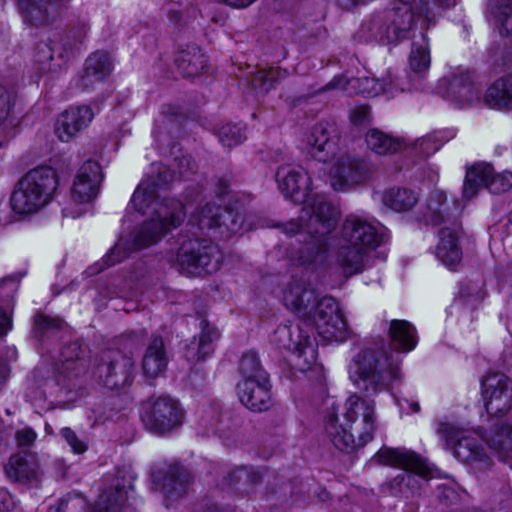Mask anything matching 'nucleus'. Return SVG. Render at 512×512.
Instances as JSON below:
<instances>
[{
	"label": "nucleus",
	"mask_w": 512,
	"mask_h": 512,
	"mask_svg": "<svg viewBox=\"0 0 512 512\" xmlns=\"http://www.w3.org/2000/svg\"><path fill=\"white\" fill-rule=\"evenodd\" d=\"M481 391L489 415L485 436L450 423H441L438 433L462 462L486 466L489 457L482 445L485 442L500 460L512 466V420L507 416L512 407V381L502 373H489L482 381Z\"/></svg>",
	"instance_id": "obj_1"
},
{
	"label": "nucleus",
	"mask_w": 512,
	"mask_h": 512,
	"mask_svg": "<svg viewBox=\"0 0 512 512\" xmlns=\"http://www.w3.org/2000/svg\"><path fill=\"white\" fill-rule=\"evenodd\" d=\"M280 191L295 203L304 204L300 224L290 222L286 231L290 234L306 232L311 239L292 256L295 265L311 271H321L329 265V233L339 218V211L331 203H325L312 195L311 178L300 166H283L276 173Z\"/></svg>",
	"instance_id": "obj_2"
},
{
	"label": "nucleus",
	"mask_w": 512,
	"mask_h": 512,
	"mask_svg": "<svg viewBox=\"0 0 512 512\" xmlns=\"http://www.w3.org/2000/svg\"><path fill=\"white\" fill-rule=\"evenodd\" d=\"M281 301L300 318V322L296 326H279L274 331L271 342L279 349L292 352L297 369L308 370L316 363V344L309 335L304 334V327L308 325L307 320L319 302L316 292L305 281L292 279L284 285Z\"/></svg>",
	"instance_id": "obj_3"
},
{
	"label": "nucleus",
	"mask_w": 512,
	"mask_h": 512,
	"mask_svg": "<svg viewBox=\"0 0 512 512\" xmlns=\"http://www.w3.org/2000/svg\"><path fill=\"white\" fill-rule=\"evenodd\" d=\"M377 428L375 402L350 395L329 411L325 432L339 450L352 451L370 442Z\"/></svg>",
	"instance_id": "obj_4"
},
{
	"label": "nucleus",
	"mask_w": 512,
	"mask_h": 512,
	"mask_svg": "<svg viewBox=\"0 0 512 512\" xmlns=\"http://www.w3.org/2000/svg\"><path fill=\"white\" fill-rule=\"evenodd\" d=\"M129 208L149 216L133 236L134 248L141 249L156 243L166 232L177 227L191 205L185 206L175 199L159 201L156 199V184L143 181L136 188Z\"/></svg>",
	"instance_id": "obj_5"
},
{
	"label": "nucleus",
	"mask_w": 512,
	"mask_h": 512,
	"mask_svg": "<svg viewBox=\"0 0 512 512\" xmlns=\"http://www.w3.org/2000/svg\"><path fill=\"white\" fill-rule=\"evenodd\" d=\"M381 241L377 227L365 218L350 215L343 223L337 254V269L346 278L364 269L366 252Z\"/></svg>",
	"instance_id": "obj_6"
},
{
	"label": "nucleus",
	"mask_w": 512,
	"mask_h": 512,
	"mask_svg": "<svg viewBox=\"0 0 512 512\" xmlns=\"http://www.w3.org/2000/svg\"><path fill=\"white\" fill-rule=\"evenodd\" d=\"M400 356L397 353H381L365 349L356 354L348 366L351 381L368 394L384 389L392 379L400 376Z\"/></svg>",
	"instance_id": "obj_7"
},
{
	"label": "nucleus",
	"mask_w": 512,
	"mask_h": 512,
	"mask_svg": "<svg viewBox=\"0 0 512 512\" xmlns=\"http://www.w3.org/2000/svg\"><path fill=\"white\" fill-rule=\"evenodd\" d=\"M57 176L50 167H37L25 174L16 184L10 207L19 215H31L44 208L57 188Z\"/></svg>",
	"instance_id": "obj_8"
},
{
	"label": "nucleus",
	"mask_w": 512,
	"mask_h": 512,
	"mask_svg": "<svg viewBox=\"0 0 512 512\" xmlns=\"http://www.w3.org/2000/svg\"><path fill=\"white\" fill-rule=\"evenodd\" d=\"M236 391L241 403L252 411H264L271 405V385L256 353L242 356Z\"/></svg>",
	"instance_id": "obj_9"
},
{
	"label": "nucleus",
	"mask_w": 512,
	"mask_h": 512,
	"mask_svg": "<svg viewBox=\"0 0 512 512\" xmlns=\"http://www.w3.org/2000/svg\"><path fill=\"white\" fill-rule=\"evenodd\" d=\"M181 273L202 276L216 272L220 268L222 255L218 247L205 240L184 241L170 259Z\"/></svg>",
	"instance_id": "obj_10"
},
{
	"label": "nucleus",
	"mask_w": 512,
	"mask_h": 512,
	"mask_svg": "<svg viewBox=\"0 0 512 512\" xmlns=\"http://www.w3.org/2000/svg\"><path fill=\"white\" fill-rule=\"evenodd\" d=\"M307 322L304 334L309 335L313 340H315L314 336L308 331L311 326L314 327L318 336L327 342L342 343L351 336V330L339 303L331 297L319 300Z\"/></svg>",
	"instance_id": "obj_11"
},
{
	"label": "nucleus",
	"mask_w": 512,
	"mask_h": 512,
	"mask_svg": "<svg viewBox=\"0 0 512 512\" xmlns=\"http://www.w3.org/2000/svg\"><path fill=\"white\" fill-rule=\"evenodd\" d=\"M101 181L100 165L95 161L85 162L78 170L73 181L71 207L65 209L66 215L76 218L88 212L91 203L99 193Z\"/></svg>",
	"instance_id": "obj_12"
},
{
	"label": "nucleus",
	"mask_w": 512,
	"mask_h": 512,
	"mask_svg": "<svg viewBox=\"0 0 512 512\" xmlns=\"http://www.w3.org/2000/svg\"><path fill=\"white\" fill-rule=\"evenodd\" d=\"M427 12L426 6L415 10L408 2H394L384 13L382 24L379 27V39L388 43L404 39L413 27L416 15L419 17L423 14L424 21L429 23Z\"/></svg>",
	"instance_id": "obj_13"
},
{
	"label": "nucleus",
	"mask_w": 512,
	"mask_h": 512,
	"mask_svg": "<svg viewBox=\"0 0 512 512\" xmlns=\"http://www.w3.org/2000/svg\"><path fill=\"white\" fill-rule=\"evenodd\" d=\"M142 419L148 430L165 434L182 425L184 411L175 399L159 396L145 407Z\"/></svg>",
	"instance_id": "obj_14"
},
{
	"label": "nucleus",
	"mask_w": 512,
	"mask_h": 512,
	"mask_svg": "<svg viewBox=\"0 0 512 512\" xmlns=\"http://www.w3.org/2000/svg\"><path fill=\"white\" fill-rule=\"evenodd\" d=\"M486 187L492 193H503L512 187V173L504 171L494 175L490 164L481 163L471 167L466 174L463 196L467 199L474 197L479 188Z\"/></svg>",
	"instance_id": "obj_15"
},
{
	"label": "nucleus",
	"mask_w": 512,
	"mask_h": 512,
	"mask_svg": "<svg viewBox=\"0 0 512 512\" xmlns=\"http://www.w3.org/2000/svg\"><path fill=\"white\" fill-rule=\"evenodd\" d=\"M327 181L336 192H347L366 179L362 164L351 157L344 156L326 167Z\"/></svg>",
	"instance_id": "obj_16"
},
{
	"label": "nucleus",
	"mask_w": 512,
	"mask_h": 512,
	"mask_svg": "<svg viewBox=\"0 0 512 512\" xmlns=\"http://www.w3.org/2000/svg\"><path fill=\"white\" fill-rule=\"evenodd\" d=\"M374 458L380 464L403 468L410 472L402 474V480L406 479L408 482L413 479L411 473L423 478L431 474V468L426 461L408 449L385 447L380 449Z\"/></svg>",
	"instance_id": "obj_17"
},
{
	"label": "nucleus",
	"mask_w": 512,
	"mask_h": 512,
	"mask_svg": "<svg viewBox=\"0 0 512 512\" xmlns=\"http://www.w3.org/2000/svg\"><path fill=\"white\" fill-rule=\"evenodd\" d=\"M239 216L231 210L205 205L192 211L189 222L200 230L219 229L221 234L236 233Z\"/></svg>",
	"instance_id": "obj_18"
},
{
	"label": "nucleus",
	"mask_w": 512,
	"mask_h": 512,
	"mask_svg": "<svg viewBox=\"0 0 512 512\" xmlns=\"http://www.w3.org/2000/svg\"><path fill=\"white\" fill-rule=\"evenodd\" d=\"M328 89H336L345 92L347 95L363 94L369 97L380 94L393 95V84L390 80H380L367 76L353 78L348 75L335 77L328 85Z\"/></svg>",
	"instance_id": "obj_19"
},
{
	"label": "nucleus",
	"mask_w": 512,
	"mask_h": 512,
	"mask_svg": "<svg viewBox=\"0 0 512 512\" xmlns=\"http://www.w3.org/2000/svg\"><path fill=\"white\" fill-rule=\"evenodd\" d=\"M93 118L94 113L89 106L70 107L58 116L55 133L59 140L68 142L86 128Z\"/></svg>",
	"instance_id": "obj_20"
},
{
	"label": "nucleus",
	"mask_w": 512,
	"mask_h": 512,
	"mask_svg": "<svg viewBox=\"0 0 512 512\" xmlns=\"http://www.w3.org/2000/svg\"><path fill=\"white\" fill-rule=\"evenodd\" d=\"M338 130L332 123L315 125L306 137L307 144L312 148V154L320 161H326L337 150Z\"/></svg>",
	"instance_id": "obj_21"
},
{
	"label": "nucleus",
	"mask_w": 512,
	"mask_h": 512,
	"mask_svg": "<svg viewBox=\"0 0 512 512\" xmlns=\"http://www.w3.org/2000/svg\"><path fill=\"white\" fill-rule=\"evenodd\" d=\"M460 230L457 227H443L440 230L436 257L449 270H455L462 261Z\"/></svg>",
	"instance_id": "obj_22"
},
{
	"label": "nucleus",
	"mask_w": 512,
	"mask_h": 512,
	"mask_svg": "<svg viewBox=\"0 0 512 512\" xmlns=\"http://www.w3.org/2000/svg\"><path fill=\"white\" fill-rule=\"evenodd\" d=\"M97 373L104 386L109 389L124 387L132 381L133 363L131 359L118 356L110 363H103L98 366Z\"/></svg>",
	"instance_id": "obj_23"
},
{
	"label": "nucleus",
	"mask_w": 512,
	"mask_h": 512,
	"mask_svg": "<svg viewBox=\"0 0 512 512\" xmlns=\"http://www.w3.org/2000/svg\"><path fill=\"white\" fill-rule=\"evenodd\" d=\"M19 4L25 19L36 25L51 23L61 13L60 0H20Z\"/></svg>",
	"instance_id": "obj_24"
},
{
	"label": "nucleus",
	"mask_w": 512,
	"mask_h": 512,
	"mask_svg": "<svg viewBox=\"0 0 512 512\" xmlns=\"http://www.w3.org/2000/svg\"><path fill=\"white\" fill-rule=\"evenodd\" d=\"M175 62L184 76L196 77L206 70L208 58L198 46L190 45L177 53Z\"/></svg>",
	"instance_id": "obj_25"
},
{
	"label": "nucleus",
	"mask_w": 512,
	"mask_h": 512,
	"mask_svg": "<svg viewBox=\"0 0 512 512\" xmlns=\"http://www.w3.org/2000/svg\"><path fill=\"white\" fill-rule=\"evenodd\" d=\"M389 335L395 350L409 352L417 345L415 328L408 321L392 320L390 322Z\"/></svg>",
	"instance_id": "obj_26"
},
{
	"label": "nucleus",
	"mask_w": 512,
	"mask_h": 512,
	"mask_svg": "<svg viewBox=\"0 0 512 512\" xmlns=\"http://www.w3.org/2000/svg\"><path fill=\"white\" fill-rule=\"evenodd\" d=\"M484 100L492 108L509 109L512 106V75L495 81L486 91Z\"/></svg>",
	"instance_id": "obj_27"
},
{
	"label": "nucleus",
	"mask_w": 512,
	"mask_h": 512,
	"mask_svg": "<svg viewBox=\"0 0 512 512\" xmlns=\"http://www.w3.org/2000/svg\"><path fill=\"white\" fill-rule=\"evenodd\" d=\"M164 345L160 338L153 339L143 358V371L151 378L157 377L165 368Z\"/></svg>",
	"instance_id": "obj_28"
},
{
	"label": "nucleus",
	"mask_w": 512,
	"mask_h": 512,
	"mask_svg": "<svg viewBox=\"0 0 512 512\" xmlns=\"http://www.w3.org/2000/svg\"><path fill=\"white\" fill-rule=\"evenodd\" d=\"M366 143L369 149L379 155L394 153L403 147V143L398 138L377 129H371L367 132Z\"/></svg>",
	"instance_id": "obj_29"
},
{
	"label": "nucleus",
	"mask_w": 512,
	"mask_h": 512,
	"mask_svg": "<svg viewBox=\"0 0 512 512\" xmlns=\"http://www.w3.org/2000/svg\"><path fill=\"white\" fill-rule=\"evenodd\" d=\"M111 70L112 64L108 55L100 52L94 53L86 60L84 81L87 84L101 81Z\"/></svg>",
	"instance_id": "obj_30"
},
{
	"label": "nucleus",
	"mask_w": 512,
	"mask_h": 512,
	"mask_svg": "<svg viewBox=\"0 0 512 512\" xmlns=\"http://www.w3.org/2000/svg\"><path fill=\"white\" fill-rule=\"evenodd\" d=\"M153 483L155 488L162 491L170 500H175L181 497L187 489L186 479L176 476L175 473L165 475L163 477V481L161 473H155L153 474Z\"/></svg>",
	"instance_id": "obj_31"
},
{
	"label": "nucleus",
	"mask_w": 512,
	"mask_h": 512,
	"mask_svg": "<svg viewBox=\"0 0 512 512\" xmlns=\"http://www.w3.org/2000/svg\"><path fill=\"white\" fill-rule=\"evenodd\" d=\"M14 107V96L0 87V135L7 136L16 126Z\"/></svg>",
	"instance_id": "obj_32"
},
{
	"label": "nucleus",
	"mask_w": 512,
	"mask_h": 512,
	"mask_svg": "<svg viewBox=\"0 0 512 512\" xmlns=\"http://www.w3.org/2000/svg\"><path fill=\"white\" fill-rule=\"evenodd\" d=\"M383 201L392 210L402 212L411 209L417 203V196L408 189H391L384 194Z\"/></svg>",
	"instance_id": "obj_33"
},
{
	"label": "nucleus",
	"mask_w": 512,
	"mask_h": 512,
	"mask_svg": "<svg viewBox=\"0 0 512 512\" xmlns=\"http://www.w3.org/2000/svg\"><path fill=\"white\" fill-rule=\"evenodd\" d=\"M212 341L213 337L209 331H204L194 337L186 347V358L189 361L204 360L213 351Z\"/></svg>",
	"instance_id": "obj_34"
},
{
	"label": "nucleus",
	"mask_w": 512,
	"mask_h": 512,
	"mask_svg": "<svg viewBox=\"0 0 512 512\" xmlns=\"http://www.w3.org/2000/svg\"><path fill=\"white\" fill-rule=\"evenodd\" d=\"M410 67L416 72L426 70L430 65L429 45L426 37L421 35L419 41H415L412 46L409 58Z\"/></svg>",
	"instance_id": "obj_35"
},
{
	"label": "nucleus",
	"mask_w": 512,
	"mask_h": 512,
	"mask_svg": "<svg viewBox=\"0 0 512 512\" xmlns=\"http://www.w3.org/2000/svg\"><path fill=\"white\" fill-rule=\"evenodd\" d=\"M218 135L220 142L229 148L240 144L246 138L245 127L240 124H225Z\"/></svg>",
	"instance_id": "obj_36"
},
{
	"label": "nucleus",
	"mask_w": 512,
	"mask_h": 512,
	"mask_svg": "<svg viewBox=\"0 0 512 512\" xmlns=\"http://www.w3.org/2000/svg\"><path fill=\"white\" fill-rule=\"evenodd\" d=\"M286 76V71L279 68H270L268 70H260L255 76V82L263 91H268L273 84Z\"/></svg>",
	"instance_id": "obj_37"
},
{
	"label": "nucleus",
	"mask_w": 512,
	"mask_h": 512,
	"mask_svg": "<svg viewBox=\"0 0 512 512\" xmlns=\"http://www.w3.org/2000/svg\"><path fill=\"white\" fill-rule=\"evenodd\" d=\"M126 494L124 490H117L113 498L101 495L97 503L96 512H119L120 505L123 503Z\"/></svg>",
	"instance_id": "obj_38"
},
{
	"label": "nucleus",
	"mask_w": 512,
	"mask_h": 512,
	"mask_svg": "<svg viewBox=\"0 0 512 512\" xmlns=\"http://www.w3.org/2000/svg\"><path fill=\"white\" fill-rule=\"evenodd\" d=\"M5 469L7 475L14 480L24 479L29 476L27 461L21 455L12 456Z\"/></svg>",
	"instance_id": "obj_39"
},
{
	"label": "nucleus",
	"mask_w": 512,
	"mask_h": 512,
	"mask_svg": "<svg viewBox=\"0 0 512 512\" xmlns=\"http://www.w3.org/2000/svg\"><path fill=\"white\" fill-rule=\"evenodd\" d=\"M446 201V196L443 192H437L428 204V215H426L427 222L432 224H439L442 219V206Z\"/></svg>",
	"instance_id": "obj_40"
},
{
	"label": "nucleus",
	"mask_w": 512,
	"mask_h": 512,
	"mask_svg": "<svg viewBox=\"0 0 512 512\" xmlns=\"http://www.w3.org/2000/svg\"><path fill=\"white\" fill-rule=\"evenodd\" d=\"M441 145L442 142L437 134L427 135L417 141V149L424 155L437 152Z\"/></svg>",
	"instance_id": "obj_41"
},
{
	"label": "nucleus",
	"mask_w": 512,
	"mask_h": 512,
	"mask_svg": "<svg viewBox=\"0 0 512 512\" xmlns=\"http://www.w3.org/2000/svg\"><path fill=\"white\" fill-rule=\"evenodd\" d=\"M62 437L66 440L73 453L81 454L87 450L86 443L79 439L78 436L70 428L65 427L61 430Z\"/></svg>",
	"instance_id": "obj_42"
},
{
	"label": "nucleus",
	"mask_w": 512,
	"mask_h": 512,
	"mask_svg": "<svg viewBox=\"0 0 512 512\" xmlns=\"http://www.w3.org/2000/svg\"><path fill=\"white\" fill-rule=\"evenodd\" d=\"M220 413L218 409L211 408L203 414L201 418V425L207 429H214L216 424L219 422Z\"/></svg>",
	"instance_id": "obj_43"
},
{
	"label": "nucleus",
	"mask_w": 512,
	"mask_h": 512,
	"mask_svg": "<svg viewBox=\"0 0 512 512\" xmlns=\"http://www.w3.org/2000/svg\"><path fill=\"white\" fill-rule=\"evenodd\" d=\"M35 439L36 433L30 428H24L16 433V441L22 447L32 445Z\"/></svg>",
	"instance_id": "obj_44"
},
{
	"label": "nucleus",
	"mask_w": 512,
	"mask_h": 512,
	"mask_svg": "<svg viewBox=\"0 0 512 512\" xmlns=\"http://www.w3.org/2000/svg\"><path fill=\"white\" fill-rule=\"evenodd\" d=\"M52 59L53 53L51 48L46 44L41 45L39 53L35 56V61L40 63L41 69L45 70L46 66L49 65Z\"/></svg>",
	"instance_id": "obj_45"
},
{
	"label": "nucleus",
	"mask_w": 512,
	"mask_h": 512,
	"mask_svg": "<svg viewBox=\"0 0 512 512\" xmlns=\"http://www.w3.org/2000/svg\"><path fill=\"white\" fill-rule=\"evenodd\" d=\"M499 21L507 33H512V4L502 9Z\"/></svg>",
	"instance_id": "obj_46"
},
{
	"label": "nucleus",
	"mask_w": 512,
	"mask_h": 512,
	"mask_svg": "<svg viewBox=\"0 0 512 512\" xmlns=\"http://www.w3.org/2000/svg\"><path fill=\"white\" fill-rule=\"evenodd\" d=\"M369 116V108L367 106H359L355 108L351 114V119L355 124L363 123Z\"/></svg>",
	"instance_id": "obj_47"
},
{
	"label": "nucleus",
	"mask_w": 512,
	"mask_h": 512,
	"mask_svg": "<svg viewBox=\"0 0 512 512\" xmlns=\"http://www.w3.org/2000/svg\"><path fill=\"white\" fill-rule=\"evenodd\" d=\"M11 326L9 316L0 308V336L5 334Z\"/></svg>",
	"instance_id": "obj_48"
},
{
	"label": "nucleus",
	"mask_w": 512,
	"mask_h": 512,
	"mask_svg": "<svg viewBox=\"0 0 512 512\" xmlns=\"http://www.w3.org/2000/svg\"><path fill=\"white\" fill-rule=\"evenodd\" d=\"M123 249V244L122 243H118L114 248L113 250L111 251V253L107 256L108 260L112 259L111 260V263L110 264H114L118 261L121 260V251Z\"/></svg>",
	"instance_id": "obj_49"
},
{
	"label": "nucleus",
	"mask_w": 512,
	"mask_h": 512,
	"mask_svg": "<svg viewBox=\"0 0 512 512\" xmlns=\"http://www.w3.org/2000/svg\"><path fill=\"white\" fill-rule=\"evenodd\" d=\"M366 0H337L339 5H341L343 8L349 9L352 8L358 4L364 3Z\"/></svg>",
	"instance_id": "obj_50"
},
{
	"label": "nucleus",
	"mask_w": 512,
	"mask_h": 512,
	"mask_svg": "<svg viewBox=\"0 0 512 512\" xmlns=\"http://www.w3.org/2000/svg\"><path fill=\"white\" fill-rule=\"evenodd\" d=\"M65 503L63 501H60L56 503L55 505L50 506L48 512H64Z\"/></svg>",
	"instance_id": "obj_51"
},
{
	"label": "nucleus",
	"mask_w": 512,
	"mask_h": 512,
	"mask_svg": "<svg viewBox=\"0 0 512 512\" xmlns=\"http://www.w3.org/2000/svg\"><path fill=\"white\" fill-rule=\"evenodd\" d=\"M8 373L9 371L6 366L0 367V387L4 384L5 380L7 379Z\"/></svg>",
	"instance_id": "obj_52"
},
{
	"label": "nucleus",
	"mask_w": 512,
	"mask_h": 512,
	"mask_svg": "<svg viewBox=\"0 0 512 512\" xmlns=\"http://www.w3.org/2000/svg\"><path fill=\"white\" fill-rule=\"evenodd\" d=\"M311 187H312V195H317L319 198H321L325 203H328L327 201H325V199L318 195L316 192H314V186H313V183L311 182ZM315 189H318V186H315Z\"/></svg>",
	"instance_id": "obj_53"
},
{
	"label": "nucleus",
	"mask_w": 512,
	"mask_h": 512,
	"mask_svg": "<svg viewBox=\"0 0 512 512\" xmlns=\"http://www.w3.org/2000/svg\"><path fill=\"white\" fill-rule=\"evenodd\" d=\"M7 498H8L7 493H5V492H0V499H1V500H6Z\"/></svg>",
	"instance_id": "obj_54"
},
{
	"label": "nucleus",
	"mask_w": 512,
	"mask_h": 512,
	"mask_svg": "<svg viewBox=\"0 0 512 512\" xmlns=\"http://www.w3.org/2000/svg\"><path fill=\"white\" fill-rule=\"evenodd\" d=\"M412 408H413V410H414L415 412L419 410V406H418V404H413V405H412Z\"/></svg>",
	"instance_id": "obj_55"
},
{
	"label": "nucleus",
	"mask_w": 512,
	"mask_h": 512,
	"mask_svg": "<svg viewBox=\"0 0 512 512\" xmlns=\"http://www.w3.org/2000/svg\"><path fill=\"white\" fill-rule=\"evenodd\" d=\"M3 143L0 141V148L2 147Z\"/></svg>",
	"instance_id": "obj_56"
}]
</instances>
